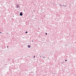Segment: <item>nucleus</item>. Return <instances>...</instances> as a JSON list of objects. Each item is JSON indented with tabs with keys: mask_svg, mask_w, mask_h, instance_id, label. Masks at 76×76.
<instances>
[{
	"mask_svg": "<svg viewBox=\"0 0 76 76\" xmlns=\"http://www.w3.org/2000/svg\"><path fill=\"white\" fill-rule=\"evenodd\" d=\"M19 7H20V6L19 4H17L16 5V8H19Z\"/></svg>",
	"mask_w": 76,
	"mask_h": 76,
	"instance_id": "obj_1",
	"label": "nucleus"
},
{
	"mask_svg": "<svg viewBox=\"0 0 76 76\" xmlns=\"http://www.w3.org/2000/svg\"><path fill=\"white\" fill-rule=\"evenodd\" d=\"M20 16H22L23 15V13H22V12H21L20 13Z\"/></svg>",
	"mask_w": 76,
	"mask_h": 76,
	"instance_id": "obj_2",
	"label": "nucleus"
},
{
	"mask_svg": "<svg viewBox=\"0 0 76 76\" xmlns=\"http://www.w3.org/2000/svg\"><path fill=\"white\" fill-rule=\"evenodd\" d=\"M27 47L28 48H31V46L29 45H28Z\"/></svg>",
	"mask_w": 76,
	"mask_h": 76,
	"instance_id": "obj_3",
	"label": "nucleus"
},
{
	"mask_svg": "<svg viewBox=\"0 0 76 76\" xmlns=\"http://www.w3.org/2000/svg\"><path fill=\"white\" fill-rule=\"evenodd\" d=\"M28 33V31H26V32H25V34H27Z\"/></svg>",
	"mask_w": 76,
	"mask_h": 76,
	"instance_id": "obj_4",
	"label": "nucleus"
},
{
	"mask_svg": "<svg viewBox=\"0 0 76 76\" xmlns=\"http://www.w3.org/2000/svg\"><path fill=\"white\" fill-rule=\"evenodd\" d=\"M61 63H62V64H63V63H64V62H61Z\"/></svg>",
	"mask_w": 76,
	"mask_h": 76,
	"instance_id": "obj_5",
	"label": "nucleus"
},
{
	"mask_svg": "<svg viewBox=\"0 0 76 76\" xmlns=\"http://www.w3.org/2000/svg\"><path fill=\"white\" fill-rule=\"evenodd\" d=\"M45 34L46 35H47V33H46Z\"/></svg>",
	"mask_w": 76,
	"mask_h": 76,
	"instance_id": "obj_6",
	"label": "nucleus"
},
{
	"mask_svg": "<svg viewBox=\"0 0 76 76\" xmlns=\"http://www.w3.org/2000/svg\"><path fill=\"white\" fill-rule=\"evenodd\" d=\"M35 56H34L33 57V58H35Z\"/></svg>",
	"mask_w": 76,
	"mask_h": 76,
	"instance_id": "obj_7",
	"label": "nucleus"
},
{
	"mask_svg": "<svg viewBox=\"0 0 76 76\" xmlns=\"http://www.w3.org/2000/svg\"><path fill=\"white\" fill-rule=\"evenodd\" d=\"M59 6H61V4H60L59 5Z\"/></svg>",
	"mask_w": 76,
	"mask_h": 76,
	"instance_id": "obj_8",
	"label": "nucleus"
},
{
	"mask_svg": "<svg viewBox=\"0 0 76 76\" xmlns=\"http://www.w3.org/2000/svg\"><path fill=\"white\" fill-rule=\"evenodd\" d=\"M63 6H65V7H66V5H64V6H63Z\"/></svg>",
	"mask_w": 76,
	"mask_h": 76,
	"instance_id": "obj_9",
	"label": "nucleus"
},
{
	"mask_svg": "<svg viewBox=\"0 0 76 76\" xmlns=\"http://www.w3.org/2000/svg\"><path fill=\"white\" fill-rule=\"evenodd\" d=\"M43 58H45V57L44 56V57H43Z\"/></svg>",
	"mask_w": 76,
	"mask_h": 76,
	"instance_id": "obj_10",
	"label": "nucleus"
},
{
	"mask_svg": "<svg viewBox=\"0 0 76 76\" xmlns=\"http://www.w3.org/2000/svg\"><path fill=\"white\" fill-rule=\"evenodd\" d=\"M1 33H2V32H0V34H1Z\"/></svg>",
	"mask_w": 76,
	"mask_h": 76,
	"instance_id": "obj_11",
	"label": "nucleus"
},
{
	"mask_svg": "<svg viewBox=\"0 0 76 76\" xmlns=\"http://www.w3.org/2000/svg\"><path fill=\"white\" fill-rule=\"evenodd\" d=\"M8 47H9V46H7V48H8Z\"/></svg>",
	"mask_w": 76,
	"mask_h": 76,
	"instance_id": "obj_12",
	"label": "nucleus"
},
{
	"mask_svg": "<svg viewBox=\"0 0 76 76\" xmlns=\"http://www.w3.org/2000/svg\"><path fill=\"white\" fill-rule=\"evenodd\" d=\"M65 61H67V60H65Z\"/></svg>",
	"mask_w": 76,
	"mask_h": 76,
	"instance_id": "obj_13",
	"label": "nucleus"
},
{
	"mask_svg": "<svg viewBox=\"0 0 76 76\" xmlns=\"http://www.w3.org/2000/svg\"><path fill=\"white\" fill-rule=\"evenodd\" d=\"M32 42H34V41L32 40Z\"/></svg>",
	"mask_w": 76,
	"mask_h": 76,
	"instance_id": "obj_14",
	"label": "nucleus"
},
{
	"mask_svg": "<svg viewBox=\"0 0 76 76\" xmlns=\"http://www.w3.org/2000/svg\"><path fill=\"white\" fill-rule=\"evenodd\" d=\"M66 0H65V1H66Z\"/></svg>",
	"mask_w": 76,
	"mask_h": 76,
	"instance_id": "obj_15",
	"label": "nucleus"
},
{
	"mask_svg": "<svg viewBox=\"0 0 76 76\" xmlns=\"http://www.w3.org/2000/svg\"><path fill=\"white\" fill-rule=\"evenodd\" d=\"M41 57V56H40V57Z\"/></svg>",
	"mask_w": 76,
	"mask_h": 76,
	"instance_id": "obj_16",
	"label": "nucleus"
}]
</instances>
